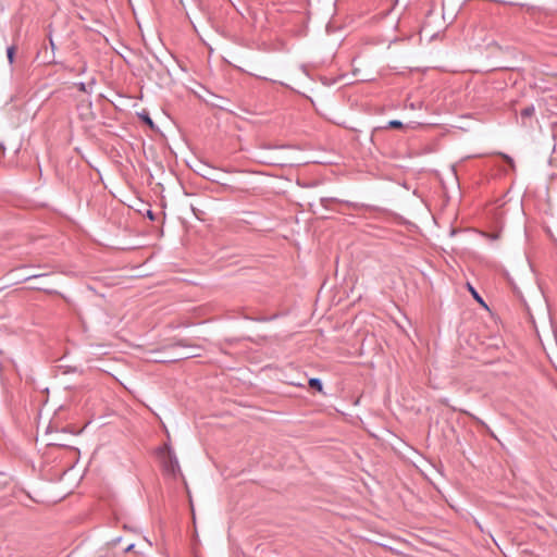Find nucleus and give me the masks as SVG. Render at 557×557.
I'll use <instances>...</instances> for the list:
<instances>
[{"mask_svg": "<svg viewBox=\"0 0 557 557\" xmlns=\"http://www.w3.org/2000/svg\"><path fill=\"white\" fill-rule=\"evenodd\" d=\"M133 548H134V545H133V544H131V545H128V546L126 547L125 552H131V550H133Z\"/></svg>", "mask_w": 557, "mask_h": 557, "instance_id": "0eeeda50", "label": "nucleus"}, {"mask_svg": "<svg viewBox=\"0 0 557 557\" xmlns=\"http://www.w3.org/2000/svg\"><path fill=\"white\" fill-rule=\"evenodd\" d=\"M79 88H81V90H85L84 84H81Z\"/></svg>", "mask_w": 557, "mask_h": 557, "instance_id": "1a4fd4ad", "label": "nucleus"}, {"mask_svg": "<svg viewBox=\"0 0 557 557\" xmlns=\"http://www.w3.org/2000/svg\"><path fill=\"white\" fill-rule=\"evenodd\" d=\"M7 54H8L9 62L13 63L14 54H15V48L14 47L8 48Z\"/></svg>", "mask_w": 557, "mask_h": 557, "instance_id": "39448f33", "label": "nucleus"}, {"mask_svg": "<svg viewBox=\"0 0 557 557\" xmlns=\"http://www.w3.org/2000/svg\"><path fill=\"white\" fill-rule=\"evenodd\" d=\"M157 456L164 471L168 473L175 474L180 470L177 458L168 444H164L157 450Z\"/></svg>", "mask_w": 557, "mask_h": 557, "instance_id": "f257e3e1", "label": "nucleus"}, {"mask_svg": "<svg viewBox=\"0 0 557 557\" xmlns=\"http://www.w3.org/2000/svg\"><path fill=\"white\" fill-rule=\"evenodd\" d=\"M308 383L310 387L315 388L318 392L321 393L323 391L322 383L319 379H310Z\"/></svg>", "mask_w": 557, "mask_h": 557, "instance_id": "7ed1b4c3", "label": "nucleus"}, {"mask_svg": "<svg viewBox=\"0 0 557 557\" xmlns=\"http://www.w3.org/2000/svg\"><path fill=\"white\" fill-rule=\"evenodd\" d=\"M141 117L151 128H153V122L148 115H141Z\"/></svg>", "mask_w": 557, "mask_h": 557, "instance_id": "423d86ee", "label": "nucleus"}, {"mask_svg": "<svg viewBox=\"0 0 557 557\" xmlns=\"http://www.w3.org/2000/svg\"><path fill=\"white\" fill-rule=\"evenodd\" d=\"M471 290H472V293H473L474 297L481 301V299H480V297L478 296V294L475 293V290H473L472 288H471Z\"/></svg>", "mask_w": 557, "mask_h": 557, "instance_id": "6e6552de", "label": "nucleus"}, {"mask_svg": "<svg viewBox=\"0 0 557 557\" xmlns=\"http://www.w3.org/2000/svg\"><path fill=\"white\" fill-rule=\"evenodd\" d=\"M534 112H535V110H534L533 106H529V107L522 109L521 110V117L523 120V123H525V121L528 119H531L534 115Z\"/></svg>", "mask_w": 557, "mask_h": 557, "instance_id": "f03ea898", "label": "nucleus"}, {"mask_svg": "<svg viewBox=\"0 0 557 557\" xmlns=\"http://www.w3.org/2000/svg\"><path fill=\"white\" fill-rule=\"evenodd\" d=\"M505 159H506L507 161H511V159H510L509 157H507V156H505Z\"/></svg>", "mask_w": 557, "mask_h": 557, "instance_id": "9d476101", "label": "nucleus"}, {"mask_svg": "<svg viewBox=\"0 0 557 557\" xmlns=\"http://www.w3.org/2000/svg\"><path fill=\"white\" fill-rule=\"evenodd\" d=\"M403 126V123L398 120H392L388 122V127L391 128H401Z\"/></svg>", "mask_w": 557, "mask_h": 557, "instance_id": "20e7f679", "label": "nucleus"}]
</instances>
